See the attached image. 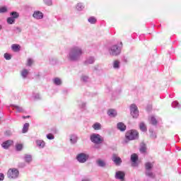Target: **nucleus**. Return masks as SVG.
Masks as SVG:
<instances>
[{
    "instance_id": "43",
    "label": "nucleus",
    "mask_w": 181,
    "mask_h": 181,
    "mask_svg": "<svg viewBox=\"0 0 181 181\" xmlns=\"http://www.w3.org/2000/svg\"><path fill=\"white\" fill-rule=\"evenodd\" d=\"M47 139L52 140V139H54V136L52 134H47Z\"/></svg>"
},
{
    "instance_id": "9",
    "label": "nucleus",
    "mask_w": 181,
    "mask_h": 181,
    "mask_svg": "<svg viewBox=\"0 0 181 181\" xmlns=\"http://www.w3.org/2000/svg\"><path fill=\"white\" fill-rule=\"evenodd\" d=\"M43 13H42L40 11H35L33 14V18H34V19H37V21L43 19Z\"/></svg>"
},
{
    "instance_id": "35",
    "label": "nucleus",
    "mask_w": 181,
    "mask_h": 181,
    "mask_svg": "<svg viewBox=\"0 0 181 181\" xmlns=\"http://www.w3.org/2000/svg\"><path fill=\"white\" fill-rule=\"evenodd\" d=\"M172 107L173 108H180V104H179V102L177 101H174L172 103Z\"/></svg>"
},
{
    "instance_id": "16",
    "label": "nucleus",
    "mask_w": 181,
    "mask_h": 181,
    "mask_svg": "<svg viewBox=\"0 0 181 181\" xmlns=\"http://www.w3.org/2000/svg\"><path fill=\"white\" fill-rule=\"evenodd\" d=\"M107 115L110 117V118H115V117L117 115V110L114 109H110L107 111Z\"/></svg>"
},
{
    "instance_id": "21",
    "label": "nucleus",
    "mask_w": 181,
    "mask_h": 181,
    "mask_svg": "<svg viewBox=\"0 0 181 181\" xmlns=\"http://www.w3.org/2000/svg\"><path fill=\"white\" fill-rule=\"evenodd\" d=\"M21 76L23 78H27L28 76H29V70L24 69L21 72Z\"/></svg>"
},
{
    "instance_id": "19",
    "label": "nucleus",
    "mask_w": 181,
    "mask_h": 181,
    "mask_svg": "<svg viewBox=\"0 0 181 181\" xmlns=\"http://www.w3.org/2000/svg\"><path fill=\"white\" fill-rule=\"evenodd\" d=\"M13 144V141L11 140H8L6 141H4L2 144L1 146L4 148V149H8L11 146V145Z\"/></svg>"
},
{
    "instance_id": "4",
    "label": "nucleus",
    "mask_w": 181,
    "mask_h": 181,
    "mask_svg": "<svg viewBox=\"0 0 181 181\" xmlns=\"http://www.w3.org/2000/svg\"><path fill=\"white\" fill-rule=\"evenodd\" d=\"M109 53L110 56H119L121 54V47L117 45H112L109 48Z\"/></svg>"
},
{
    "instance_id": "7",
    "label": "nucleus",
    "mask_w": 181,
    "mask_h": 181,
    "mask_svg": "<svg viewBox=\"0 0 181 181\" xmlns=\"http://www.w3.org/2000/svg\"><path fill=\"white\" fill-rule=\"evenodd\" d=\"M138 132L136 130H129L126 133V139L128 141H134V139H138Z\"/></svg>"
},
{
    "instance_id": "18",
    "label": "nucleus",
    "mask_w": 181,
    "mask_h": 181,
    "mask_svg": "<svg viewBox=\"0 0 181 181\" xmlns=\"http://www.w3.org/2000/svg\"><path fill=\"white\" fill-rule=\"evenodd\" d=\"M117 129L119 131H121L122 132H124L127 129V126L123 122H119L117 123Z\"/></svg>"
},
{
    "instance_id": "36",
    "label": "nucleus",
    "mask_w": 181,
    "mask_h": 181,
    "mask_svg": "<svg viewBox=\"0 0 181 181\" xmlns=\"http://www.w3.org/2000/svg\"><path fill=\"white\" fill-rule=\"evenodd\" d=\"M15 18L12 17H8L7 18V23H8V25H13V23H15Z\"/></svg>"
},
{
    "instance_id": "34",
    "label": "nucleus",
    "mask_w": 181,
    "mask_h": 181,
    "mask_svg": "<svg viewBox=\"0 0 181 181\" xmlns=\"http://www.w3.org/2000/svg\"><path fill=\"white\" fill-rule=\"evenodd\" d=\"M141 153H146V146L145 144H141L140 149Z\"/></svg>"
},
{
    "instance_id": "12",
    "label": "nucleus",
    "mask_w": 181,
    "mask_h": 181,
    "mask_svg": "<svg viewBox=\"0 0 181 181\" xmlns=\"http://www.w3.org/2000/svg\"><path fill=\"white\" fill-rule=\"evenodd\" d=\"M112 160L117 165V166H119L121 163H122V160H121V158L117 156V154H113L112 157Z\"/></svg>"
},
{
    "instance_id": "31",
    "label": "nucleus",
    "mask_w": 181,
    "mask_h": 181,
    "mask_svg": "<svg viewBox=\"0 0 181 181\" xmlns=\"http://www.w3.org/2000/svg\"><path fill=\"white\" fill-rule=\"evenodd\" d=\"M88 22H89V23H91V25H94L97 22V18H95V17L94 16L90 17L88 19Z\"/></svg>"
},
{
    "instance_id": "40",
    "label": "nucleus",
    "mask_w": 181,
    "mask_h": 181,
    "mask_svg": "<svg viewBox=\"0 0 181 181\" xmlns=\"http://www.w3.org/2000/svg\"><path fill=\"white\" fill-rule=\"evenodd\" d=\"M4 59L6 60H11V59H12V55H11V54H8V53H5L4 54Z\"/></svg>"
},
{
    "instance_id": "3",
    "label": "nucleus",
    "mask_w": 181,
    "mask_h": 181,
    "mask_svg": "<svg viewBox=\"0 0 181 181\" xmlns=\"http://www.w3.org/2000/svg\"><path fill=\"white\" fill-rule=\"evenodd\" d=\"M7 177L10 180H15L19 177V170L15 168L8 169Z\"/></svg>"
},
{
    "instance_id": "2",
    "label": "nucleus",
    "mask_w": 181,
    "mask_h": 181,
    "mask_svg": "<svg viewBox=\"0 0 181 181\" xmlns=\"http://www.w3.org/2000/svg\"><path fill=\"white\" fill-rule=\"evenodd\" d=\"M90 139L95 145H100L104 142V137L99 134L93 133L90 136Z\"/></svg>"
},
{
    "instance_id": "45",
    "label": "nucleus",
    "mask_w": 181,
    "mask_h": 181,
    "mask_svg": "<svg viewBox=\"0 0 181 181\" xmlns=\"http://www.w3.org/2000/svg\"><path fill=\"white\" fill-rule=\"evenodd\" d=\"M5 180V175L2 173H0V181Z\"/></svg>"
},
{
    "instance_id": "6",
    "label": "nucleus",
    "mask_w": 181,
    "mask_h": 181,
    "mask_svg": "<svg viewBox=\"0 0 181 181\" xmlns=\"http://www.w3.org/2000/svg\"><path fill=\"white\" fill-rule=\"evenodd\" d=\"M153 168V164H152V163H149V162L146 163L145 164L146 176H148L151 179H153V177H155L153 173H152L151 171Z\"/></svg>"
},
{
    "instance_id": "42",
    "label": "nucleus",
    "mask_w": 181,
    "mask_h": 181,
    "mask_svg": "<svg viewBox=\"0 0 181 181\" xmlns=\"http://www.w3.org/2000/svg\"><path fill=\"white\" fill-rule=\"evenodd\" d=\"M8 11V8L6 7L0 8V13H5V12Z\"/></svg>"
},
{
    "instance_id": "14",
    "label": "nucleus",
    "mask_w": 181,
    "mask_h": 181,
    "mask_svg": "<svg viewBox=\"0 0 181 181\" xmlns=\"http://www.w3.org/2000/svg\"><path fill=\"white\" fill-rule=\"evenodd\" d=\"M95 62V57H88V58H86L85 61V64L86 66H88V64H94Z\"/></svg>"
},
{
    "instance_id": "44",
    "label": "nucleus",
    "mask_w": 181,
    "mask_h": 181,
    "mask_svg": "<svg viewBox=\"0 0 181 181\" xmlns=\"http://www.w3.org/2000/svg\"><path fill=\"white\" fill-rule=\"evenodd\" d=\"M78 105L81 108H86V103L85 102H79Z\"/></svg>"
},
{
    "instance_id": "20",
    "label": "nucleus",
    "mask_w": 181,
    "mask_h": 181,
    "mask_svg": "<svg viewBox=\"0 0 181 181\" xmlns=\"http://www.w3.org/2000/svg\"><path fill=\"white\" fill-rule=\"evenodd\" d=\"M112 66L115 70H119V67H121V62L119 60H115L113 62Z\"/></svg>"
},
{
    "instance_id": "10",
    "label": "nucleus",
    "mask_w": 181,
    "mask_h": 181,
    "mask_svg": "<svg viewBox=\"0 0 181 181\" xmlns=\"http://www.w3.org/2000/svg\"><path fill=\"white\" fill-rule=\"evenodd\" d=\"M69 141L71 145H76L78 141V136L76 134H71L69 136Z\"/></svg>"
},
{
    "instance_id": "52",
    "label": "nucleus",
    "mask_w": 181,
    "mask_h": 181,
    "mask_svg": "<svg viewBox=\"0 0 181 181\" xmlns=\"http://www.w3.org/2000/svg\"><path fill=\"white\" fill-rule=\"evenodd\" d=\"M151 108H152V107H151V106H150V110H151Z\"/></svg>"
},
{
    "instance_id": "25",
    "label": "nucleus",
    "mask_w": 181,
    "mask_h": 181,
    "mask_svg": "<svg viewBox=\"0 0 181 181\" xmlns=\"http://www.w3.org/2000/svg\"><path fill=\"white\" fill-rule=\"evenodd\" d=\"M92 128H93L95 131H100V129L102 128L101 123L95 122L92 125Z\"/></svg>"
},
{
    "instance_id": "32",
    "label": "nucleus",
    "mask_w": 181,
    "mask_h": 181,
    "mask_svg": "<svg viewBox=\"0 0 181 181\" xmlns=\"http://www.w3.org/2000/svg\"><path fill=\"white\" fill-rule=\"evenodd\" d=\"M89 80H90V78L88 77V76L82 75L81 77V81H83V83H88Z\"/></svg>"
},
{
    "instance_id": "22",
    "label": "nucleus",
    "mask_w": 181,
    "mask_h": 181,
    "mask_svg": "<svg viewBox=\"0 0 181 181\" xmlns=\"http://www.w3.org/2000/svg\"><path fill=\"white\" fill-rule=\"evenodd\" d=\"M131 161L133 163L132 166H135V163H136V161L138 160V155L136 153H133L131 156Z\"/></svg>"
},
{
    "instance_id": "49",
    "label": "nucleus",
    "mask_w": 181,
    "mask_h": 181,
    "mask_svg": "<svg viewBox=\"0 0 181 181\" xmlns=\"http://www.w3.org/2000/svg\"><path fill=\"white\" fill-rule=\"evenodd\" d=\"M82 181H88V179L82 180Z\"/></svg>"
},
{
    "instance_id": "51",
    "label": "nucleus",
    "mask_w": 181,
    "mask_h": 181,
    "mask_svg": "<svg viewBox=\"0 0 181 181\" xmlns=\"http://www.w3.org/2000/svg\"><path fill=\"white\" fill-rule=\"evenodd\" d=\"M2 29V25H0V30Z\"/></svg>"
},
{
    "instance_id": "48",
    "label": "nucleus",
    "mask_w": 181,
    "mask_h": 181,
    "mask_svg": "<svg viewBox=\"0 0 181 181\" xmlns=\"http://www.w3.org/2000/svg\"><path fill=\"white\" fill-rule=\"evenodd\" d=\"M93 69H94V70H95V71L98 70V66H95L93 67Z\"/></svg>"
},
{
    "instance_id": "47",
    "label": "nucleus",
    "mask_w": 181,
    "mask_h": 181,
    "mask_svg": "<svg viewBox=\"0 0 181 181\" xmlns=\"http://www.w3.org/2000/svg\"><path fill=\"white\" fill-rule=\"evenodd\" d=\"M16 29H17L18 32H22V29H21V28L17 27Z\"/></svg>"
},
{
    "instance_id": "15",
    "label": "nucleus",
    "mask_w": 181,
    "mask_h": 181,
    "mask_svg": "<svg viewBox=\"0 0 181 181\" xmlns=\"http://www.w3.org/2000/svg\"><path fill=\"white\" fill-rule=\"evenodd\" d=\"M116 179H118L119 180H124V177H125V173L122 171H117L115 174Z\"/></svg>"
},
{
    "instance_id": "33",
    "label": "nucleus",
    "mask_w": 181,
    "mask_h": 181,
    "mask_svg": "<svg viewBox=\"0 0 181 181\" xmlns=\"http://www.w3.org/2000/svg\"><path fill=\"white\" fill-rule=\"evenodd\" d=\"M33 100H35V101H37L39 100H42V96H40V94L39 93H34L33 95Z\"/></svg>"
},
{
    "instance_id": "26",
    "label": "nucleus",
    "mask_w": 181,
    "mask_h": 181,
    "mask_svg": "<svg viewBox=\"0 0 181 181\" xmlns=\"http://www.w3.org/2000/svg\"><path fill=\"white\" fill-rule=\"evenodd\" d=\"M11 49L13 52H19V50H21V46L18 44H13Z\"/></svg>"
},
{
    "instance_id": "28",
    "label": "nucleus",
    "mask_w": 181,
    "mask_h": 181,
    "mask_svg": "<svg viewBox=\"0 0 181 181\" xmlns=\"http://www.w3.org/2000/svg\"><path fill=\"white\" fill-rule=\"evenodd\" d=\"M28 131H29V123H25L23 125L22 132H23V134H26V132H28Z\"/></svg>"
},
{
    "instance_id": "13",
    "label": "nucleus",
    "mask_w": 181,
    "mask_h": 181,
    "mask_svg": "<svg viewBox=\"0 0 181 181\" xmlns=\"http://www.w3.org/2000/svg\"><path fill=\"white\" fill-rule=\"evenodd\" d=\"M11 107H12L13 110L16 111V112L22 113L25 112V109L19 105H11Z\"/></svg>"
},
{
    "instance_id": "27",
    "label": "nucleus",
    "mask_w": 181,
    "mask_h": 181,
    "mask_svg": "<svg viewBox=\"0 0 181 181\" xmlns=\"http://www.w3.org/2000/svg\"><path fill=\"white\" fill-rule=\"evenodd\" d=\"M76 9L79 11H83L84 9V4L83 3H78L76 6Z\"/></svg>"
},
{
    "instance_id": "38",
    "label": "nucleus",
    "mask_w": 181,
    "mask_h": 181,
    "mask_svg": "<svg viewBox=\"0 0 181 181\" xmlns=\"http://www.w3.org/2000/svg\"><path fill=\"white\" fill-rule=\"evenodd\" d=\"M44 4L47 5V6H52L53 5V1L52 0H43Z\"/></svg>"
},
{
    "instance_id": "23",
    "label": "nucleus",
    "mask_w": 181,
    "mask_h": 181,
    "mask_svg": "<svg viewBox=\"0 0 181 181\" xmlns=\"http://www.w3.org/2000/svg\"><path fill=\"white\" fill-rule=\"evenodd\" d=\"M23 159L26 163H30L32 162V155L30 154H25L24 155Z\"/></svg>"
},
{
    "instance_id": "29",
    "label": "nucleus",
    "mask_w": 181,
    "mask_h": 181,
    "mask_svg": "<svg viewBox=\"0 0 181 181\" xmlns=\"http://www.w3.org/2000/svg\"><path fill=\"white\" fill-rule=\"evenodd\" d=\"M11 17L13 18L14 20L18 19L19 18V13L16 11H13L10 13Z\"/></svg>"
},
{
    "instance_id": "37",
    "label": "nucleus",
    "mask_w": 181,
    "mask_h": 181,
    "mask_svg": "<svg viewBox=\"0 0 181 181\" xmlns=\"http://www.w3.org/2000/svg\"><path fill=\"white\" fill-rule=\"evenodd\" d=\"M149 132L151 138H152L153 139H156V133H155L152 129H150Z\"/></svg>"
},
{
    "instance_id": "46",
    "label": "nucleus",
    "mask_w": 181,
    "mask_h": 181,
    "mask_svg": "<svg viewBox=\"0 0 181 181\" xmlns=\"http://www.w3.org/2000/svg\"><path fill=\"white\" fill-rule=\"evenodd\" d=\"M33 63V60H32V59H28V66H32V64Z\"/></svg>"
},
{
    "instance_id": "30",
    "label": "nucleus",
    "mask_w": 181,
    "mask_h": 181,
    "mask_svg": "<svg viewBox=\"0 0 181 181\" xmlns=\"http://www.w3.org/2000/svg\"><path fill=\"white\" fill-rule=\"evenodd\" d=\"M139 129L141 131H142V132H146V125H145V123L141 122L139 124Z\"/></svg>"
},
{
    "instance_id": "41",
    "label": "nucleus",
    "mask_w": 181,
    "mask_h": 181,
    "mask_svg": "<svg viewBox=\"0 0 181 181\" xmlns=\"http://www.w3.org/2000/svg\"><path fill=\"white\" fill-rule=\"evenodd\" d=\"M23 146L22 144H16V151H22Z\"/></svg>"
},
{
    "instance_id": "11",
    "label": "nucleus",
    "mask_w": 181,
    "mask_h": 181,
    "mask_svg": "<svg viewBox=\"0 0 181 181\" xmlns=\"http://www.w3.org/2000/svg\"><path fill=\"white\" fill-rule=\"evenodd\" d=\"M35 144L40 149H43L46 146V142L42 139L35 140Z\"/></svg>"
},
{
    "instance_id": "39",
    "label": "nucleus",
    "mask_w": 181,
    "mask_h": 181,
    "mask_svg": "<svg viewBox=\"0 0 181 181\" xmlns=\"http://www.w3.org/2000/svg\"><path fill=\"white\" fill-rule=\"evenodd\" d=\"M151 122L153 125H156L158 124V121L156 120V118H155V117L153 116L151 117Z\"/></svg>"
},
{
    "instance_id": "5",
    "label": "nucleus",
    "mask_w": 181,
    "mask_h": 181,
    "mask_svg": "<svg viewBox=\"0 0 181 181\" xmlns=\"http://www.w3.org/2000/svg\"><path fill=\"white\" fill-rule=\"evenodd\" d=\"M76 158L79 163H86L90 159V155L85 153H80L77 154Z\"/></svg>"
},
{
    "instance_id": "17",
    "label": "nucleus",
    "mask_w": 181,
    "mask_h": 181,
    "mask_svg": "<svg viewBox=\"0 0 181 181\" xmlns=\"http://www.w3.org/2000/svg\"><path fill=\"white\" fill-rule=\"evenodd\" d=\"M52 83L54 86H62L63 84V81L60 78H54L52 79Z\"/></svg>"
},
{
    "instance_id": "1",
    "label": "nucleus",
    "mask_w": 181,
    "mask_h": 181,
    "mask_svg": "<svg viewBox=\"0 0 181 181\" xmlns=\"http://www.w3.org/2000/svg\"><path fill=\"white\" fill-rule=\"evenodd\" d=\"M83 54L84 51L81 46L74 45L69 49L66 59L69 62H78Z\"/></svg>"
},
{
    "instance_id": "8",
    "label": "nucleus",
    "mask_w": 181,
    "mask_h": 181,
    "mask_svg": "<svg viewBox=\"0 0 181 181\" xmlns=\"http://www.w3.org/2000/svg\"><path fill=\"white\" fill-rule=\"evenodd\" d=\"M130 114L133 118H138L139 117V111L138 110V106L135 104L130 105Z\"/></svg>"
},
{
    "instance_id": "50",
    "label": "nucleus",
    "mask_w": 181,
    "mask_h": 181,
    "mask_svg": "<svg viewBox=\"0 0 181 181\" xmlns=\"http://www.w3.org/2000/svg\"><path fill=\"white\" fill-rule=\"evenodd\" d=\"M95 148H96V149H98V148L100 147H98V146H95Z\"/></svg>"
},
{
    "instance_id": "24",
    "label": "nucleus",
    "mask_w": 181,
    "mask_h": 181,
    "mask_svg": "<svg viewBox=\"0 0 181 181\" xmlns=\"http://www.w3.org/2000/svg\"><path fill=\"white\" fill-rule=\"evenodd\" d=\"M96 163L98 166H99L100 168H104L105 167V165H106L105 160H101V159H98L96 160Z\"/></svg>"
}]
</instances>
